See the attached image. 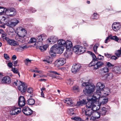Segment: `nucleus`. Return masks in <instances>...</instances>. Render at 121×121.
Returning <instances> with one entry per match:
<instances>
[{"mask_svg": "<svg viewBox=\"0 0 121 121\" xmlns=\"http://www.w3.org/2000/svg\"><path fill=\"white\" fill-rule=\"evenodd\" d=\"M87 102L86 108L82 109V113L85 114L86 116L85 120H87L91 118L90 117L95 111L98 110L99 107H96L95 103L98 102L95 99L92 97H88L87 99Z\"/></svg>", "mask_w": 121, "mask_h": 121, "instance_id": "nucleus-1", "label": "nucleus"}, {"mask_svg": "<svg viewBox=\"0 0 121 121\" xmlns=\"http://www.w3.org/2000/svg\"><path fill=\"white\" fill-rule=\"evenodd\" d=\"M3 21L5 22L6 25L10 27H14L19 22L16 19H13L11 21L9 17L6 18L0 15V23H1Z\"/></svg>", "mask_w": 121, "mask_h": 121, "instance_id": "nucleus-2", "label": "nucleus"}, {"mask_svg": "<svg viewBox=\"0 0 121 121\" xmlns=\"http://www.w3.org/2000/svg\"><path fill=\"white\" fill-rule=\"evenodd\" d=\"M64 49V47L63 46H60L58 44H55L51 48L49 54L52 56L54 57L56 53L61 54Z\"/></svg>", "mask_w": 121, "mask_h": 121, "instance_id": "nucleus-3", "label": "nucleus"}, {"mask_svg": "<svg viewBox=\"0 0 121 121\" xmlns=\"http://www.w3.org/2000/svg\"><path fill=\"white\" fill-rule=\"evenodd\" d=\"M91 54L93 58L92 61L90 64L89 65L93 66L94 69L95 70H96L101 67L104 65V63L102 61H98L94 53L91 52Z\"/></svg>", "mask_w": 121, "mask_h": 121, "instance_id": "nucleus-4", "label": "nucleus"}, {"mask_svg": "<svg viewBox=\"0 0 121 121\" xmlns=\"http://www.w3.org/2000/svg\"><path fill=\"white\" fill-rule=\"evenodd\" d=\"M17 35L15 37V39L17 41L23 42L24 38L26 36L27 34V31L25 28L21 27L18 28Z\"/></svg>", "mask_w": 121, "mask_h": 121, "instance_id": "nucleus-5", "label": "nucleus"}, {"mask_svg": "<svg viewBox=\"0 0 121 121\" xmlns=\"http://www.w3.org/2000/svg\"><path fill=\"white\" fill-rule=\"evenodd\" d=\"M101 94H100L99 93L95 94L92 97L94 99H95L98 102L99 100V98L101 96H105L108 95L110 93V90L108 88H104L100 92Z\"/></svg>", "mask_w": 121, "mask_h": 121, "instance_id": "nucleus-6", "label": "nucleus"}, {"mask_svg": "<svg viewBox=\"0 0 121 121\" xmlns=\"http://www.w3.org/2000/svg\"><path fill=\"white\" fill-rule=\"evenodd\" d=\"M82 85L85 87L83 91V92L85 94L92 93L95 90V86L91 85L89 82H84L82 83Z\"/></svg>", "mask_w": 121, "mask_h": 121, "instance_id": "nucleus-7", "label": "nucleus"}, {"mask_svg": "<svg viewBox=\"0 0 121 121\" xmlns=\"http://www.w3.org/2000/svg\"><path fill=\"white\" fill-rule=\"evenodd\" d=\"M14 84L16 86H18V90L24 93L26 91L27 86L26 84L21 81L17 80L16 81L14 82Z\"/></svg>", "mask_w": 121, "mask_h": 121, "instance_id": "nucleus-8", "label": "nucleus"}, {"mask_svg": "<svg viewBox=\"0 0 121 121\" xmlns=\"http://www.w3.org/2000/svg\"><path fill=\"white\" fill-rule=\"evenodd\" d=\"M108 100V97L105 96H101L99 98V100L97 102L95 103V104H97L98 103L97 107H99L102 106L107 103Z\"/></svg>", "mask_w": 121, "mask_h": 121, "instance_id": "nucleus-9", "label": "nucleus"}, {"mask_svg": "<svg viewBox=\"0 0 121 121\" xmlns=\"http://www.w3.org/2000/svg\"><path fill=\"white\" fill-rule=\"evenodd\" d=\"M21 111V108L15 106H13L10 112V115H16L20 113Z\"/></svg>", "mask_w": 121, "mask_h": 121, "instance_id": "nucleus-10", "label": "nucleus"}, {"mask_svg": "<svg viewBox=\"0 0 121 121\" xmlns=\"http://www.w3.org/2000/svg\"><path fill=\"white\" fill-rule=\"evenodd\" d=\"M5 12L6 14L10 17L14 16L16 14V11L13 8H11L9 9H6Z\"/></svg>", "mask_w": 121, "mask_h": 121, "instance_id": "nucleus-11", "label": "nucleus"}, {"mask_svg": "<svg viewBox=\"0 0 121 121\" xmlns=\"http://www.w3.org/2000/svg\"><path fill=\"white\" fill-rule=\"evenodd\" d=\"M81 67V65L79 64L73 65L71 69V71L73 73L75 74L79 71Z\"/></svg>", "mask_w": 121, "mask_h": 121, "instance_id": "nucleus-12", "label": "nucleus"}, {"mask_svg": "<svg viewBox=\"0 0 121 121\" xmlns=\"http://www.w3.org/2000/svg\"><path fill=\"white\" fill-rule=\"evenodd\" d=\"M43 45L42 42H40L39 44H35V45L36 46V48H37L39 49L42 51H44L46 50L48 45H45L43 46H42Z\"/></svg>", "mask_w": 121, "mask_h": 121, "instance_id": "nucleus-13", "label": "nucleus"}, {"mask_svg": "<svg viewBox=\"0 0 121 121\" xmlns=\"http://www.w3.org/2000/svg\"><path fill=\"white\" fill-rule=\"evenodd\" d=\"M99 110V113L102 116H104L106 114L107 112L110 109L109 107H103L100 108Z\"/></svg>", "mask_w": 121, "mask_h": 121, "instance_id": "nucleus-14", "label": "nucleus"}, {"mask_svg": "<svg viewBox=\"0 0 121 121\" xmlns=\"http://www.w3.org/2000/svg\"><path fill=\"white\" fill-rule=\"evenodd\" d=\"M66 62L65 59L63 58H59L55 62L56 66L57 67L61 66L65 63Z\"/></svg>", "mask_w": 121, "mask_h": 121, "instance_id": "nucleus-15", "label": "nucleus"}, {"mask_svg": "<svg viewBox=\"0 0 121 121\" xmlns=\"http://www.w3.org/2000/svg\"><path fill=\"white\" fill-rule=\"evenodd\" d=\"M96 87L97 90L95 94L99 93H100V94H101L100 93V92L104 87V85L102 83L99 82L97 83Z\"/></svg>", "mask_w": 121, "mask_h": 121, "instance_id": "nucleus-16", "label": "nucleus"}, {"mask_svg": "<svg viewBox=\"0 0 121 121\" xmlns=\"http://www.w3.org/2000/svg\"><path fill=\"white\" fill-rule=\"evenodd\" d=\"M23 112L25 115H30L33 113V111L27 107H25L22 110Z\"/></svg>", "mask_w": 121, "mask_h": 121, "instance_id": "nucleus-17", "label": "nucleus"}, {"mask_svg": "<svg viewBox=\"0 0 121 121\" xmlns=\"http://www.w3.org/2000/svg\"><path fill=\"white\" fill-rule=\"evenodd\" d=\"M26 104V101L24 97L23 96H20L18 99V105L20 107L24 106Z\"/></svg>", "mask_w": 121, "mask_h": 121, "instance_id": "nucleus-18", "label": "nucleus"}, {"mask_svg": "<svg viewBox=\"0 0 121 121\" xmlns=\"http://www.w3.org/2000/svg\"><path fill=\"white\" fill-rule=\"evenodd\" d=\"M6 41L8 44L11 46H15L18 45V43L13 39H10L9 38H7Z\"/></svg>", "mask_w": 121, "mask_h": 121, "instance_id": "nucleus-19", "label": "nucleus"}, {"mask_svg": "<svg viewBox=\"0 0 121 121\" xmlns=\"http://www.w3.org/2000/svg\"><path fill=\"white\" fill-rule=\"evenodd\" d=\"M11 82V78L8 76H6L3 77L1 80V82L3 84H8Z\"/></svg>", "mask_w": 121, "mask_h": 121, "instance_id": "nucleus-20", "label": "nucleus"}, {"mask_svg": "<svg viewBox=\"0 0 121 121\" xmlns=\"http://www.w3.org/2000/svg\"><path fill=\"white\" fill-rule=\"evenodd\" d=\"M58 38L55 36H51L48 39V42L51 44H53L56 43L58 40Z\"/></svg>", "mask_w": 121, "mask_h": 121, "instance_id": "nucleus-21", "label": "nucleus"}, {"mask_svg": "<svg viewBox=\"0 0 121 121\" xmlns=\"http://www.w3.org/2000/svg\"><path fill=\"white\" fill-rule=\"evenodd\" d=\"M112 27L114 31H117L120 29L121 26L119 23L115 22L112 24Z\"/></svg>", "mask_w": 121, "mask_h": 121, "instance_id": "nucleus-22", "label": "nucleus"}, {"mask_svg": "<svg viewBox=\"0 0 121 121\" xmlns=\"http://www.w3.org/2000/svg\"><path fill=\"white\" fill-rule=\"evenodd\" d=\"M37 42L35 44H39L40 42H42V41L45 39V36L44 34H41L38 36L37 38Z\"/></svg>", "mask_w": 121, "mask_h": 121, "instance_id": "nucleus-23", "label": "nucleus"}, {"mask_svg": "<svg viewBox=\"0 0 121 121\" xmlns=\"http://www.w3.org/2000/svg\"><path fill=\"white\" fill-rule=\"evenodd\" d=\"M110 38L114 40L115 41L117 42H118V40H119L120 39L117 36H112L110 35L107 37L105 40V43H107L108 42L107 41L109 40Z\"/></svg>", "mask_w": 121, "mask_h": 121, "instance_id": "nucleus-24", "label": "nucleus"}, {"mask_svg": "<svg viewBox=\"0 0 121 121\" xmlns=\"http://www.w3.org/2000/svg\"><path fill=\"white\" fill-rule=\"evenodd\" d=\"M94 113L95 115V116L94 117L93 116L91 117V118H90V120L92 119L95 120L96 119H98L100 117L101 115L100 114L99 111V112H98L95 111Z\"/></svg>", "mask_w": 121, "mask_h": 121, "instance_id": "nucleus-25", "label": "nucleus"}, {"mask_svg": "<svg viewBox=\"0 0 121 121\" xmlns=\"http://www.w3.org/2000/svg\"><path fill=\"white\" fill-rule=\"evenodd\" d=\"M63 102L64 103L67 104L68 105L71 106H73L74 104V103L70 99H65L64 100Z\"/></svg>", "mask_w": 121, "mask_h": 121, "instance_id": "nucleus-26", "label": "nucleus"}, {"mask_svg": "<svg viewBox=\"0 0 121 121\" xmlns=\"http://www.w3.org/2000/svg\"><path fill=\"white\" fill-rule=\"evenodd\" d=\"M65 46L67 50L71 48L72 46V45L71 42L67 41L66 42V44Z\"/></svg>", "mask_w": 121, "mask_h": 121, "instance_id": "nucleus-27", "label": "nucleus"}, {"mask_svg": "<svg viewBox=\"0 0 121 121\" xmlns=\"http://www.w3.org/2000/svg\"><path fill=\"white\" fill-rule=\"evenodd\" d=\"M119 42H121V39H120ZM115 54L117 57H119L121 56V47L120 49L116 51L115 52Z\"/></svg>", "mask_w": 121, "mask_h": 121, "instance_id": "nucleus-28", "label": "nucleus"}, {"mask_svg": "<svg viewBox=\"0 0 121 121\" xmlns=\"http://www.w3.org/2000/svg\"><path fill=\"white\" fill-rule=\"evenodd\" d=\"M46 62V63L51 64L52 63L53 59L52 57H51L49 56L47 57L46 59L43 60Z\"/></svg>", "mask_w": 121, "mask_h": 121, "instance_id": "nucleus-29", "label": "nucleus"}, {"mask_svg": "<svg viewBox=\"0 0 121 121\" xmlns=\"http://www.w3.org/2000/svg\"><path fill=\"white\" fill-rule=\"evenodd\" d=\"M87 103L86 100L83 99L82 100L77 102V105L78 106H82L83 104H85Z\"/></svg>", "mask_w": 121, "mask_h": 121, "instance_id": "nucleus-30", "label": "nucleus"}, {"mask_svg": "<svg viewBox=\"0 0 121 121\" xmlns=\"http://www.w3.org/2000/svg\"><path fill=\"white\" fill-rule=\"evenodd\" d=\"M35 103V100L32 98L29 99L27 101V103L29 105H32Z\"/></svg>", "mask_w": 121, "mask_h": 121, "instance_id": "nucleus-31", "label": "nucleus"}, {"mask_svg": "<svg viewBox=\"0 0 121 121\" xmlns=\"http://www.w3.org/2000/svg\"><path fill=\"white\" fill-rule=\"evenodd\" d=\"M79 48H78V53L80 54L84 52L85 50L81 46L79 45Z\"/></svg>", "mask_w": 121, "mask_h": 121, "instance_id": "nucleus-32", "label": "nucleus"}, {"mask_svg": "<svg viewBox=\"0 0 121 121\" xmlns=\"http://www.w3.org/2000/svg\"><path fill=\"white\" fill-rule=\"evenodd\" d=\"M57 43L58 44L61 45L65 46L66 44L65 41L63 39H60L58 40Z\"/></svg>", "mask_w": 121, "mask_h": 121, "instance_id": "nucleus-33", "label": "nucleus"}, {"mask_svg": "<svg viewBox=\"0 0 121 121\" xmlns=\"http://www.w3.org/2000/svg\"><path fill=\"white\" fill-rule=\"evenodd\" d=\"M6 9L3 7L0 6V14L1 15L3 14H6Z\"/></svg>", "mask_w": 121, "mask_h": 121, "instance_id": "nucleus-34", "label": "nucleus"}, {"mask_svg": "<svg viewBox=\"0 0 121 121\" xmlns=\"http://www.w3.org/2000/svg\"><path fill=\"white\" fill-rule=\"evenodd\" d=\"M114 71L117 73L118 72H120L121 70V67L118 66L114 67L113 68Z\"/></svg>", "mask_w": 121, "mask_h": 121, "instance_id": "nucleus-35", "label": "nucleus"}, {"mask_svg": "<svg viewBox=\"0 0 121 121\" xmlns=\"http://www.w3.org/2000/svg\"><path fill=\"white\" fill-rule=\"evenodd\" d=\"M12 70L14 73L17 74L19 75V77H20V73L18 71V69H17L13 67L12 68Z\"/></svg>", "mask_w": 121, "mask_h": 121, "instance_id": "nucleus-36", "label": "nucleus"}, {"mask_svg": "<svg viewBox=\"0 0 121 121\" xmlns=\"http://www.w3.org/2000/svg\"><path fill=\"white\" fill-rule=\"evenodd\" d=\"M101 70L104 73L108 72L109 71V69L108 68L106 67H105L104 68L101 69Z\"/></svg>", "mask_w": 121, "mask_h": 121, "instance_id": "nucleus-37", "label": "nucleus"}, {"mask_svg": "<svg viewBox=\"0 0 121 121\" xmlns=\"http://www.w3.org/2000/svg\"><path fill=\"white\" fill-rule=\"evenodd\" d=\"M72 119L77 121H86L85 120H83L82 119L79 117H74L73 118H72Z\"/></svg>", "mask_w": 121, "mask_h": 121, "instance_id": "nucleus-38", "label": "nucleus"}, {"mask_svg": "<svg viewBox=\"0 0 121 121\" xmlns=\"http://www.w3.org/2000/svg\"><path fill=\"white\" fill-rule=\"evenodd\" d=\"M70 52V51H68L67 50L65 53H64V55L65 57L67 58H69V57L70 56V54H69Z\"/></svg>", "mask_w": 121, "mask_h": 121, "instance_id": "nucleus-39", "label": "nucleus"}, {"mask_svg": "<svg viewBox=\"0 0 121 121\" xmlns=\"http://www.w3.org/2000/svg\"><path fill=\"white\" fill-rule=\"evenodd\" d=\"M79 45H76L73 47V52L78 53V48H79Z\"/></svg>", "mask_w": 121, "mask_h": 121, "instance_id": "nucleus-40", "label": "nucleus"}, {"mask_svg": "<svg viewBox=\"0 0 121 121\" xmlns=\"http://www.w3.org/2000/svg\"><path fill=\"white\" fill-rule=\"evenodd\" d=\"M31 60L28 58H27L24 60V62L25 64L27 65H28V64H30L31 63Z\"/></svg>", "mask_w": 121, "mask_h": 121, "instance_id": "nucleus-41", "label": "nucleus"}, {"mask_svg": "<svg viewBox=\"0 0 121 121\" xmlns=\"http://www.w3.org/2000/svg\"><path fill=\"white\" fill-rule=\"evenodd\" d=\"M99 45L98 44H95L94 46L93 47V49L95 52L96 53L97 52V49L98 48Z\"/></svg>", "mask_w": 121, "mask_h": 121, "instance_id": "nucleus-42", "label": "nucleus"}, {"mask_svg": "<svg viewBox=\"0 0 121 121\" xmlns=\"http://www.w3.org/2000/svg\"><path fill=\"white\" fill-rule=\"evenodd\" d=\"M66 82L68 85H72L73 83V81L70 79H68L67 81Z\"/></svg>", "mask_w": 121, "mask_h": 121, "instance_id": "nucleus-43", "label": "nucleus"}, {"mask_svg": "<svg viewBox=\"0 0 121 121\" xmlns=\"http://www.w3.org/2000/svg\"><path fill=\"white\" fill-rule=\"evenodd\" d=\"M27 92L30 93H31L33 92V89L31 87L28 88L27 89Z\"/></svg>", "mask_w": 121, "mask_h": 121, "instance_id": "nucleus-44", "label": "nucleus"}, {"mask_svg": "<svg viewBox=\"0 0 121 121\" xmlns=\"http://www.w3.org/2000/svg\"><path fill=\"white\" fill-rule=\"evenodd\" d=\"M106 66L109 68H112L114 65L111 64L110 62H107Z\"/></svg>", "mask_w": 121, "mask_h": 121, "instance_id": "nucleus-45", "label": "nucleus"}, {"mask_svg": "<svg viewBox=\"0 0 121 121\" xmlns=\"http://www.w3.org/2000/svg\"><path fill=\"white\" fill-rule=\"evenodd\" d=\"M2 34V37L6 41V39L7 38H8L6 37V34L5 33H4V31L3 33H1Z\"/></svg>", "mask_w": 121, "mask_h": 121, "instance_id": "nucleus-46", "label": "nucleus"}, {"mask_svg": "<svg viewBox=\"0 0 121 121\" xmlns=\"http://www.w3.org/2000/svg\"><path fill=\"white\" fill-rule=\"evenodd\" d=\"M93 18L94 19H97L99 17V15H98L97 13H95L93 14Z\"/></svg>", "mask_w": 121, "mask_h": 121, "instance_id": "nucleus-47", "label": "nucleus"}, {"mask_svg": "<svg viewBox=\"0 0 121 121\" xmlns=\"http://www.w3.org/2000/svg\"><path fill=\"white\" fill-rule=\"evenodd\" d=\"M79 87L77 86H73V90L77 92L79 91Z\"/></svg>", "mask_w": 121, "mask_h": 121, "instance_id": "nucleus-48", "label": "nucleus"}, {"mask_svg": "<svg viewBox=\"0 0 121 121\" xmlns=\"http://www.w3.org/2000/svg\"><path fill=\"white\" fill-rule=\"evenodd\" d=\"M36 41H37V39L34 38H31L30 41L31 43L35 42Z\"/></svg>", "mask_w": 121, "mask_h": 121, "instance_id": "nucleus-49", "label": "nucleus"}, {"mask_svg": "<svg viewBox=\"0 0 121 121\" xmlns=\"http://www.w3.org/2000/svg\"><path fill=\"white\" fill-rule=\"evenodd\" d=\"M98 59L100 60H103L104 59V58L103 56L99 54L98 56Z\"/></svg>", "mask_w": 121, "mask_h": 121, "instance_id": "nucleus-50", "label": "nucleus"}, {"mask_svg": "<svg viewBox=\"0 0 121 121\" xmlns=\"http://www.w3.org/2000/svg\"><path fill=\"white\" fill-rule=\"evenodd\" d=\"M4 57L5 59L7 60H9L10 59V57L9 56L6 54H4Z\"/></svg>", "mask_w": 121, "mask_h": 121, "instance_id": "nucleus-51", "label": "nucleus"}, {"mask_svg": "<svg viewBox=\"0 0 121 121\" xmlns=\"http://www.w3.org/2000/svg\"><path fill=\"white\" fill-rule=\"evenodd\" d=\"M21 47V48L22 51L24 49H25L28 48V47L26 45L23 46L22 45H20Z\"/></svg>", "mask_w": 121, "mask_h": 121, "instance_id": "nucleus-52", "label": "nucleus"}, {"mask_svg": "<svg viewBox=\"0 0 121 121\" xmlns=\"http://www.w3.org/2000/svg\"><path fill=\"white\" fill-rule=\"evenodd\" d=\"M21 48V47L20 45L19 47H18L15 48V50L17 51H22V50Z\"/></svg>", "mask_w": 121, "mask_h": 121, "instance_id": "nucleus-53", "label": "nucleus"}, {"mask_svg": "<svg viewBox=\"0 0 121 121\" xmlns=\"http://www.w3.org/2000/svg\"><path fill=\"white\" fill-rule=\"evenodd\" d=\"M18 62V61L17 60L16 61H13L12 62V63L14 65L13 66L15 67L17 66V64Z\"/></svg>", "mask_w": 121, "mask_h": 121, "instance_id": "nucleus-54", "label": "nucleus"}, {"mask_svg": "<svg viewBox=\"0 0 121 121\" xmlns=\"http://www.w3.org/2000/svg\"><path fill=\"white\" fill-rule=\"evenodd\" d=\"M104 54L105 56L108 58H109L110 57L111 58V54H109L107 53H105Z\"/></svg>", "mask_w": 121, "mask_h": 121, "instance_id": "nucleus-55", "label": "nucleus"}, {"mask_svg": "<svg viewBox=\"0 0 121 121\" xmlns=\"http://www.w3.org/2000/svg\"><path fill=\"white\" fill-rule=\"evenodd\" d=\"M111 59L112 60H116L118 59V57L115 56H112L111 57Z\"/></svg>", "mask_w": 121, "mask_h": 121, "instance_id": "nucleus-56", "label": "nucleus"}, {"mask_svg": "<svg viewBox=\"0 0 121 121\" xmlns=\"http://www.w3.org/2000/svg\"><path fill=\"white\" fill-rule=\"evenodd\" d=\"M50 73L58 75H60V73H57L55 71H50Z\"/></svg>", "mask_w": 121, "mask_h": 121, "instance_id": "nucleus-57", "label": "nucleus"}, {"mask_svg": "<svg viewBox=\"0 0 121 121\" xmlns=\"http://www.w3.org/2000/svg\"><path fill=\"white\" fill-rule=\"evenodd\" d=\"M33 71L34 72L38 73H42V70L38 71L34 70Z\"/></svg>", "mask_w": 121, "mask_h": 121, "instance_id": "nucleus-58", "label": "nucleus"}, {"mask_svg": "<svg viewBox=\"0 0 121 121\" xmlns=\"http://www.w3.org/2000/svg\"><path fill=\"white\" fill-rule=\"evenodd\" d=\"M13 64L11 62H9L8 64V66L9 68H11L12 67Z\"/></svg>", "mask_w": 121, "mask_h": 121, "instance_id": "nucleus-59", "label": "nucleus"}, {"mask_svg": "<svg viewBox=\"0 0 121 121\" xmlns=\"http://www.w3.org/2000/svg\"><path fill=\"white\" fill-rule=\"evenodd\" d=\"M17 58V57L15 55H13L12 57V59L13 60H15Z\"/></svg>", "mask_w": 121, "mask_h": 121, "instance_id": "nucleus-60", "label": "nucleus"}, {"mask_svg": "<svg viewBox=\"0 0 121 121\" xmlns=\"http://www.w3.org/2000/svg\"><path fill=\"white\" fill-rule=\"evenodd\" d=\"M73 111V109L70 108L68 110V112L69 113Z\"/></svg>", "mask_w": 121, "mask_h": 121, "instance_id": "nucleus-61", "label": "nucleus"}, {"mask_svg": "<svg viewBox=\"0 0 121 121\" xmlns=\"http://www.w3.org/2000/svg\"><path fill=\"white\" fill-rule=\"evenodd\" d=\"M31 11H32V13H34L35 12L36 10L34 9L31 8V9H30Z\"/></svg>", "mask_w": 121, "mask_h": 121, "instance_id": "nucleus-62", "label": "nucleus"}, {"mask_svg": "<svg viewBox=\"0 0 121 121\" xmlns=\"http://www.w3.org/2000/svg\"><path fill=\"white\" fill-rule=\"evenodd\" d=\"M41 92H43L45 90V88L44 87H43L41 89Z\"/></svg>", "mask_w": 121, "mask_h": 121, "instance_id": "nucleus-63", "label": "nucleus"}, {"mask_svg": "<svg viewBox=\"0 0 121 121\" xmlns=\"http://www.w3.org/2000/svg\"><path fill=\"white\" fill-rule=\"evenodd\" d=\"M108 76H110L111 78H112L113 77L112 74V73H109L108 75Z\"/></svg>", "mask_w": 121, "mask_h": 121, "instance_id": "nucleus-64", "label": "nucleus"}]
</instances>
